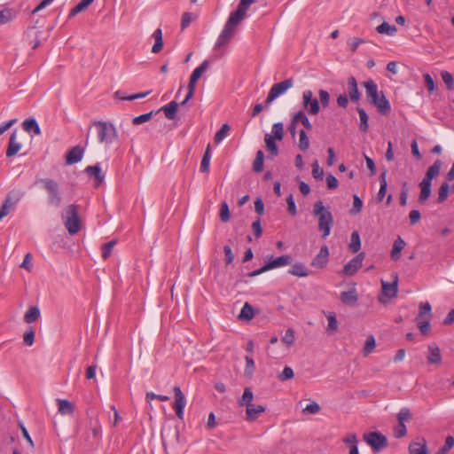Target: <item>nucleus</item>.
I'll use <instances>...</instances> for the list:
<instances>
[{
    "mask_svg": "<svg viewBox=\"0 0 454 454\" xmlns=\"http://www.w3.org/2000/svg\"><path fill=\"white\" fill-rule=\"evenodd\" d=\"M427 361L432 364H440L442 362L440 348L435 344H430L428 346Z\"/></svg>",
    "mask_w": 454,
    "mask_h": 454,
    "instance_id": "nucleus-24",
    "label": "nucleus"
},
{
    "mask_svg": "<svg viewBox=\"0 0 454 454\" xmlns=\"http://www.w3.org/2000/svg\"><path fill=\"white\" fill-rule=\"evenodd\" d=\"M116 241L115 240H111L109 242H106V243H104L102 245V257L104 260L107 259L110 254H111V252L115 245Z\"/></svg>",
    "mask_w": 454,
    "mask_h": 454,
    "instance_id": "nucleus-60",
    "label": "nucleus"
},
{
    "mask_svg": "<svg viewBox=\"0 0 454 454\" xmlns=\"http://www.w3.org/2000/svg\"><path fill=\"white\" fill-rule=\"evenodd\" d=\"M454 446V437L451 435H448L445 439V442L442 447H441L436 454H447L450 450Z\"/></svg>",
    "mask_w": 454,
    "mask_h": 454,
    "instance_id": "nucleus-53",
    "label": "nucleus"
},
{
    "mask_svg": "<svg viewBox=\"0 0 454 454\" xmlns=\"http://www.w3.org/2000/svg\"><path fill=\"white\" fill-rule=\"evenodd\" d=\"M419 188H420V193H419V202L420 204H423L425 203L428 198L430 197L431 195V186H432V183H428L427 181H424L422 180L419 184Z\"/></svg>",
    "mask_w": 454,
    "mask_h": 454,
    "instance_id": "nucleus-27",
    "label": "nucleus"
},
{
    "mask_svg": "<svg viewBox=\"0 0 454 454\" xmlns=\"http://www.w3.org/2000/svg\"><path fill=\"white\" fill-rule=\"evenodd\" d=\"M174 397H175V403H174V410L176 411V414L178 419H183L184 418V409L185 406V396L183 394L180 387L175 386L174 387Z\"/></svg>",
    "mask_w": 454,
    "mask_h": 454,
    "instance_id": "nucleus-11",
    "label": "nucleus"
},
{
    "mask_svg": "<svg viewBox=\"0 0 454 454\" xmlns=\"http://www.w3.org/2000/svg\"><path fill=\"white\" fill-rule=\"evenodd\" d=\"M178 109V104L176 101H171L168 105L162 106L160 109L156 111V114L160 111H163L167 119L174 120L176 117V112Z\"/></svg>",
    "mask_w": 454,
    "mask_h": 454,
    "instance_id": "nucleus-26",
    "label": "nucleus"
},
{
    "mask_svg": "<svg viewBox=\"0 0 454 454\" xmlns=\"http://www.w3.org/2000/svg\"><path fill=\"white\" fill-rule=\"evenodd\" d=\"M450 188L448 183H442L438 190L437 202L442 203L448 198Z\"/></svg>",
    "mask_w": 454,
    "mask_h": 454,
    "instance_id": "nucleus-49",
    "label": "nucleus"
},
{
    "mask_svg": "<svg viewBox=\"0 0 454 454\" xmlns=\"http://www.w3.org/2000/svg\"><path fill=\"white\" fill-rule=\"evenodd\" d=\"M265 411V407L262 405H255L251 404L247 405L246 409V420L247 421H254L260 414Z\"/></svg>",
    "mask_w": 454,
    "mask_h": 454,
    "instance_id": "nucleus-21",
    "label": "nucleus"
},
{
    "mask_svg": "<svg viewBox=\"0 0 454 454\" xmlns=\"http://www.w3.org/2000/svg\"><path fill=\"white\" fill-rule=\"evenodd\" d=\"M357 110V113L359 114V118H360V124H359V129L361 131L363 132H366L368 130V114H366V112L361 108V107H357L356 108Z\"/></svg>",
    "mask_w": 454,
    "mask_h": 454,
    "instance_id": "nucleus-46",
    "label": "nucleus"
},
{
    "mask_svg": "<svg viewBox=\"0 0 454 454\" xmlns=\"http://www.w3.org/2000/svg\"><path fill=\"white\" fill-rule=\"evenodd\" d=\"M264 154L262 151L259 150L256 153L255 159L253 162V170L256 173H260L263 169Z\"/></svg>",
    "mask_w": 454,
    "mask_h": 454,
    "instance_id": "nucleus-45",
    "label": "nucleus"
},
{
    "mask_svg": "<svg viewBox=\"0 0 454 454\" xmlns=\"http://www.w3.org/2000/svg\"><path fill=\"white\" fill-rule=\"evenodd\" d=\"M154 114H156V111H151L139 116H136L132 119V123L134 125H139L144 122L149 121Z\"/></svg>",
    "mask_w": 454,
    "mask_h": 454,
    "instance_id": "nucleus-52",
    "label": "nucleus"
},
{
    "mask_svg": "<svg viewBox=\"0 0 454 454\" xmlns=\"http://www.w3.org/2000/svg\"><path fill=\"white\" fill-rule=\"evenodd\" d=\"M293 262V258L289 254H283L277 258H270L269 262H267L261 268L253 270L247 274V277L254 278L256 277L263 272H266L268 270H270L272 269L279 268L286 265H290Z\"/></svg>",
    "mask_w": 454,
    "mask_h": 454,
    "instance_id": "nucleus-6",
    "label": "nucleus"
},
{
    "mask_svg": "<svg viewBox=\"0 0 454 454\" xmlns=\"http://www.w3.org/2000/svg\"><path fill=\"white\" fill-rule=\"evenodd\" d=\"M393 434L395 438H402L407 434V427L404 423L398 422L393 428Z\"/></svg>",
    "mask_w": 454,
    "mask_h": 454,
    "instance_id": "nucleus-58",
    "label": "nucleus"
},
{
    "mask_svg": "<svg viewBox=\"0 0 454 454\" xmlns=\"http://www.w3.org/2000/svg\"><path fill=\"white\" fill-rule=\"evenodd\" d=\"M379 180H380V191L377 194V200H378V201H381L386 195L387 188V170H384L380 175Z\"/></svg>",
    "mask_w": 454,
    "mask_h": 454,
    "instance_id": "nucleus-35",
    "label": "nucleus"
},
{
    "mask_svg": "<svg viewBox=\"0 0 454 454\" xmlns=\"http://www.w3.org/2000/svg\"><path fill=\"white\" fill-rule=\"evenodd\" d=\"M94 0H82L79 2L74 8L71 9L68 18L71 19L74 16H76L81 12L84 11L86 8H88Z\"/></svg>",
    "mask_w": 454,
    "mask_h": 454,
    "instance_id": "nucleus-37",
    "label": "nucleus"
},
{
    "mask_svg": "<svg viewBox=\"0 0 454 454\" xmlns=\"http://www.w3.org/2000/svg\"><path fill=\"white\" fill-rule=\"evenodd\" d=\"M364 259V253L362 252L353 257L347 264L343 267V274L346 276H353L362 267L363 260Z\"/></svg>",
    "mask_w": 454,
    "mask_h": 454,
    "instance_id": "nucleus-12",
    "label": "nucleus"
},
{
    "mask_svg": "<svg viewBox=\"0 0 454 454\" xmlns=\"http://www.w3.org/2000/svg\"><path fill=\"white\" fill-rule=\"evenodd\" d=\"M18 130L14 129L10 136L8 147L6 150V157L12 158L16 155L21 148V144L17 141Z\"/></svg>",
    "mask_w": 454,
    "mask_h": 454,
    "instance_id": "nucleus-15",
    "label": "nucleus"
},
{
    "mask_svg": "<svg viewBox=\"0 0 454 454\" xmlns=\"http://www.w3.org/2000/svg\"><path fill=\"white\" fill-rule=\"evenodd\" d=\"M411 419V412L409 408L403 407L397 413V421L404 423Z\"/></svg>",
    "mask_w": 454,
    "mask_h": 454,
    "instance_id": "nucleus-54",
    "label": "nucleus"
},
{
    "mask_svg": "<svg viewBox=\"0 0 454 454\" xmlns=\"http://www.w3.org/2000/svg\"><path fill=\"white\" fill-rule=\"evenodd\" d=\"M153 37L154 38V44L152 47V52L159 53L163 48L162 30L160 28H157L153 32Z\"/></svg>",
    "mask_w": 454,
    "mask_h": 454,
    "instance_id": "nucleus-32",
    "label": "nucleus"
},
{
    "mask_svg": "<svg viewBox=\"0 0 454 454\" xmlns=\"http://www.w3.org/2000/svg\"><path fill=\"white\" fill-rule=\"evenodd\" d=\"M363 84L365 88L367 100L371 104L380 95L378 91V86L372 79L365 81Z\"/></svg>",
    "mask_w": 454,
    "mask_h": 454,
    "instance_id": "nucleus-18",
    "label": "nucleus"
},
{
    "mask_svg": "<svg viewBox=\"0 0 454 454\" xmlns=\"http://www.w3.org/2000/svg\"><path fill=\"white\" fill-rule=\"evenodd\" d=\"M84 149L80 146L76 145L73 147L66 155V163L67 165H72L79 162L83 156Z\"/></svg>",
    "mask_w": 454,
    "mask_h": 454,
    "instance_id": "nucleus-16",
    "label": "nucleus"
},
{
    "mask_svg": "<svg viewBox=\"0 0 454 454\" xmlns=\"http://www.w3.org/2000/svg\"><path fill=\"white\" fill-rule=\"evenodd\" d=\"M348 248L353 253H357L361 248V239L358 231H355L351 233L350 243Z\"/></svg>",
    "mask_w": 454,
    "mask_h": 454,
    "instance_id": "nucleus-42",
    "label": "nucleus"
},
{
    "mask_svg": "<svg viewBox=\"0 0 454 454\" xmlns=\"http://www.w3.org/2000/svg\"><path fill=\"white\" fill-rule=\"evenodd\" d=\"M329 257V249L327 246L324 245L321 247L319 253L313 258L311 266L323 269L326 266Z\"/></svg>",
    "mask_w": 454,
    "mask_h": 454,
    "instance_id": "nucleus-13",
    "label": "nucleus"
},
{
    "mask_svg": "<svg viewBox=\"0 0 454 454\" xmlns=\"http://www.w3.org/2000/svg\"><path fill=\"white\" fill-rule=\"evenodd\" d=\"M161 440L165 454H168V448L175 449L180 442L179 428L175 427H165L161 429Z\"/></svg>",
    "mask_w": 454,
    "mask_h": 454,
    "instance_id": "nucleus-7",
    "label": "nucleus"
},
{
    "mask_svg": "<svg viewBox=\"0 0 454 454\" xmlns=\"http://www.w3.org/2000/svg\"><path fill=\"white\" fill-rule=\"evenodd\" d=\"M376 31L379 34H387V35H394L396 33L397 28L395 26L389 25L387 22L384 21L376 27Z\"/></svg>",
    "mask_w": 454,
    "mask_h": 454,
    "instance_id": "nucleus-44",
    "label": "nucleus"
},
{
    "mask_svg": "<svg viewBox=\"0 0 454 454\" xmlns=\"http://www.w3.org/2000/svg\"><path fill=\"white\" fill-rule=\"evenodd\" d=\"M276 140L277 139H275V137H273L272 135H270V134H266L264 136V142H265L267 150L270 152V153L272 156H277L278 154V148L275 142Z\"/></svg>",
    "mask_w": 454,
    "mask_h": 454,
    "instance_id": "nucleus-34",
    "label": "nucleus"
},
{
    "mask_svg": "<svg viewBox=\"0 0 454 454\" xmlns=\"http://www.w3.org/2000/svg\"><path fill=\"white\" fill-rule=\"evenodd\" d=\"M272 137L277 140H282L284 137V125L282 122H276L272 126Z\"/></svg>",
    "mask_w": 454,
    "mask_h": 454,
    "instance_id": "nucleus-50",
    "label": "nucleus"
},
{
    "mask_svg": "<svg viewBox=\"0 0 454 454\" xmlns=\"http://www.w3.org/2000/svg\"><path fill=\"white\" fill-rule=\"evenodd\" d=\"M363 438L374 452H380L388 445L387 437L377 431L364 434Z\"/></svg>",
    "mask_w": 454,
    "mask_h": 454,
    "instance_id": "nucleus-8",
    "label": "nucleus"
},
{
    "mask_svg": "<svg viewBox=\"0 0 454 454\" xmlns=\"http://www.w3.org/2000/svg\"><path fill=\"white\" fill-rule=\"evenodd\" d=\"M255 1L256 0H240L237 10L231 12L223 31L218 36V39L214 47L215 50H220L230 43L235 34L236 26H238L243 20L249 6Z\"/></svg>",
    "mask_w": 454,
    "mask_h": 454,
    "instance_id": "nucleus-1",
    "label": "nucleus"
},
{
    "mask_svg": "<svg viewBox=\"0 0 454 454\" xmlns=\"http://www.w3.org/2000/svg\"><path fill=\"white\" fill-rule=\"evenodd\" d=\"M363 207V201L360 197L356 194L353 195V207L350 209V215H357L361 212Z\"/></svg>",
    "mask_w": 454,
    "mask_h": 454,
    "instance_id": "nucleus-56",
    "label": "nucleus"
},
{
    "mask_svg": "<svg viewBox=\"0 0 454 454\" xmlns=\"http://www.w3.org/2000/svg\"><path fill=\"white\" fill-rule=\"evenodd\" d=\"M371 104L373 105L382 115H387L391 111L390 103L383 91H380V95Z\"/></svg>",
    "mask_w": 454,
    "mask_h": 454,
    "instance_id": "nucleus-14",
    "label": "nucleus"
},
{
    "mask_svg": "<svg viewBox=\"0 0 454 454\" xmlns=\"http://www.w3.org/2000/svg\"><path fill=\"white\" fill-rule=\"evenodd\" d=\"M293 84L294 80L292 78L273 84L265 99V104L269 106L278 97H279L280 95L285 93L288 89H290L293 86Z\"/></svg>",
    "mask_w": 454,
    "mask_h": 454,
    "instance_id": "nucleus-9",
    "label": "nucleus"
},
{
    "mask_svg": "<svg viewBox=\"0 0 454 454\" xmlns=\"http://www.w3.org/2000/svg\"><path fill=\"white\" fill-rule=\"evenodd\" d=\"M254 314L255 309H254V307L250 305L248 302H246L240 310L239 319L249 321L254 318Z\"/></svg>",
    "mask_w": 454,
    "mask_h": 454,
    "instance_id": "nucleus-33",
    "label": "nucleus"
},
{
    "mask_svg": "<svg viewBox=\"0 0 454 454\" xmlns=\"http://www.w3.org/2000/svg\"><path fill=\"white\" fill-rule=\"evenodd\" d=\"M423 442H413L409 445L410 454H428L427 446L426 441L423 439Z\"/></svg>",
    "mask_w": 454,
    "mask_h": 454,
    "instance_id": "nucleus-31",
    "label": "nucleus"
},
{
    "mask_svg": "<svg viewBox=\"0 0 454 454\" xmlns=\"http://www.w3.org/2000/svg\"><path fill=\"white\" fill-rule=\"evenodd\" d=\"M230 130V126L228 124H223L220 129L215 133L214 137L215 143L219 144L224 137L227 136Z\"/></svg>",
    "mask_w": 454,
    "mask_h": 454,
    "instance_id": "nucleus-55",
    "label": "nucleus"
},
{
    "mask_svg": "<svg viewBox=\"0 0 454 454\" xmlns=\"http://www.w3.org/2000/svg\"><path fill=\"white\" fill-rule=\"evenodd\" d=\"M347 90L349 98L352 102H357L360 98L361 93L357 88V82L354 76L348 78Z\"/></svg>",
    "mask_w": 454,
    "mask_h": 454,
    "instance_id": "nucleus-19",
    "label": "nucleus"
},
{
    "mask_svg": "<svg viewBox=\"0 0 454 454\" xmlns=\"http://www.w3.org/2000/svg\"><path fill=\"white\" fill-rule=\"evenodd\" d=\"M382 293L388 299H392L396 296L398 291V278L395 277V280L392 283L385 282L381 280Z\"/></svg>",
    "mask_w": 454,
    "mask_h": 454,
    "instance_id": "nucleus-17",
    "label": "nucleus"
},
{
    "mask_svg": "<svg viewBox=\"0 0 454 454\" xmlns=\"http://www.w3.org/2000/svg\"><path fill=\"white\" fill-rule=\"evenodd\" d=\"M288 273L294 276L297 277H308L309 271L307 270L306 267L301 263L296 262L294 263L291 269H289Z\"/></svg>",
    "mask_w": 454,
    "mask_h": 454,
    "instance_id": "nucleus-39",
    "label": "nucleus"
},
{
    "mask_svg": "<svg viewBox=\"0 0 454 454\" xmlns=\"http://www.w3.org/2000/svg\"><path fill=\"white\" fill-rule=\"evenodd\" d=\"M254 398L253 391L250 387H245L244 392L240 399L238 401V403L239 406H246L247 408V405L254 404L252 403Z\"/></svg>",
    "mask_w": 454,
    "mask_h": 454,
    "instance_id": "nucleus-36",
    "label": "nucleus"
},
{
    "mask_svg": "<svg viewBox=\"0 0 454 454\" xmlns=\"http://www.w3.org/2000/svg\"><path fill=\"white\" fill-rule=\"evenodd\" d=\"M211 159V146L207 145L204 155L202 157L200 170L203 173H207L209 171V164Z\"/></svg>",
    "mask_w": 454,
    "mask_h": 454,
    "instance_id": "nucleus-38",
    "label": "nucleus"
},
{
    "mask_svg": "<svg viewBox=\"0 0 454 454\" xmlns=\"http://www.w3.org/2000/svg\"><path fill=\"white\" fill-rule=\"evenodd\" d=\"M38 183L42 184L43 188L47 192L48 204L56 208L59 207L63 200L59 184L51 178H41L35 182V184Z\"/></svg>",
    "mask_w": 454,
    "mask_h": 454,
    "instance_id": "nucleus-3",
    "label": "nucleus"
},
{
    "mask_svg": "<svg viewBox=\"0 0 454 454\" xmlns=\"http://www.w3.org/2000/svg\"><path fill=\"white\" fill-rule=\"evenodd\" d=\"M298 147L301 151L306 152L309 147V140L304 129L299 132V145Z\"/></svg>",
    "mask_w": 454,
    "mask_h": 454,
    "instance_id": "nucleus-48",
    "label": "nucleus"
},
{
    "mask_svg": "<svg viewBox=\"0 0 454 454\" xmlns=\"http://www.w3.org/2000/svg\"><path fill=\"white\" fill-rule=\"evenodd\" d=\"M343 443L348 447L349 452L348 454H359L358 450V439L356 434L350 433L348 434L343 439Z\"/></svg>",
    "mask_w": 454,
    "mask_h": 454,
    "instance_id": "nucleus-20",
    "label": "nucleus"
},
{
    "mask_svg": "<svg viewBox=\"0 0 454 454\" xmlns=\"http://www.w3.org/2000/svg\"><path fill=\"white\" fill-rule=\"evenodd\" d=\"M24 343L27 346H32L35 340V331L29 327L23 335Z\"/></svg>",
    "mask_w": 454,
    "mask_h": 454,
    "instance_id": "nucleus-64",
    "label": "nucleus"
},
{
    "mask_svg": "<svg viewBox=\"0 0 454 454\" xmlns=\"http://www.w3.org/2000/svg\"><path fill=\"white\" fill-rule=\"evenodd\" d=\"M40 317V309L35 307H30L24 315V321L27 324H31L35 321H36Z\"/></svg>",
    "mask_w": 454,
    "mask_h": 454,
    "instance_id": "nucleus-40",
    "label": "nucleus"
},
{
    "mask_svg": "<svg viewBox=\"0 0 454 454\" xmlns=\"http://www.w3.org/2000/svg\"><path fill=\"white\" fill-rule=\"evenodd\" d=\"M59 412L62 415H70L74 411V405L68 400L57 399Z\"/></svg>",
    "mask_w": 454,
    "mask_h": 454,
    "instance_id": "nucleus-29",
    "label": "nucleus"
},
{
    "mask_svg": "<svg viewBox=\"0 0 454 454\" xmlns=\"http://www.w3.org/2000/svg\"><path fill=\"white\" fill-rule=\"evenodd\" d=\"M328 321L327 331L334 332L338 329V321L334 312H329L326 316Z\"/></svg>",
    "mask_w": 454,
    "mask_h": 454,
    "instance_id": "nucleus-59",
    "label": "nucleus"
},
{
    "mask_svg": "<svg viewBox=\"0 0 454 454\" xmlns=\"http://www.w3.org/2000/svg\"><path fill=\"white\" fill-rule=\"evenodd\" d=\"M294 331L290 328L286 331L285 335L282 337L281 340L287 346H292L294 342Z\"/></svg>",
    "mask_w": 454,
    "mask_h": 454,
    "instance_id": "nucleus-62",
    "label": "nucleus"
},
{
    "mask_svg": "<svg viewBox=\"0 0 454 454\" xmlns=\"http://www.w3.org/2000/svg\"><path fill=\"white\" fill-rule=\"evenodd\" d=\"M92 125L97 129L99 143L108 145L118 139V132L112 122L96 121Z\"/></svg>",
    "mask_w": 454,
    "mask_h": 454,
    "instance_id": "nucleus-5",
    "label": "nucleus"
},
{
    "mask_svg": "<svg viewBox=\"0 0 454 454\" xmlns=\"http://www.w3.org/2000/svg\"><path fill=\"white\" fill-rule=\"evenodd\" d=\"M13 202L11 201V198L8 196L4 200L1 208H0V218H4L9 214L11 207L13 206Z\"/></svg>",
    "mask_w": 454,
    "mask_h": 454,
    "instance_id": "nucleus-61",
    "label": "nucleus"
},
{
    "mask_svg": "<svg viewBox=\"0 0 454 454\" xmlns=\"http://www.w3.org/2000/svg\"><path fill=\"white\" fill-rule=\"evenodd\" d=\"M405 245V241L400 236H398L397 239L394 241L393 247L391 250L390 255L392 260H399L401 256V251L404 248Z\"/></svg>",
    "mask_w": 454,
    "mask_h": 454,
    "instance_id": "nucleus-28",
    "label": "nucleus"
},
{
    "mask_svg": "<svg viewBox=\"0 0 454 454\" xmlns=\"http://www.w3.org/2000/svg\"><path fill=\"white\" fill-rule=\"evenodd\" d=\"M312 215L318 217V231L322 232V238L326 239L333 224V214L321 200H318L313 205Z\"/></svg>",
    "mask_w": 454,
    "mask_h": 454,
    "instance_id": "nucleus-2",
    "label": "nucleus"
},
{
    "mask_svg": "<svg viewBox=\"0 0 454 454\" xmlns=\"http://www.w3.org/2000/svg\"><path fill=\"white\" fill-rule=\"evenodd\" d=\"M294 121H297V123H301L302 126L307 130L312 129V124L310 123L308 116L302 110H300L296 114H294Z\"/></svg>",
    "mask_w": 454,
    "mask_h": 454,
    "instance_id": "nucleus-41",
    "label": "nucleus"
},
{
    "mask_svg": "<svg viewBox=\"0 0 454 454\" xmlns=\"http://www.w3.org/2000/svg\"><path fill=\"white\" fill-rule=\"evenodd\" d=\"M302 106L310 115H316L320 111L319 101L317 98H314L310 90L302 92Z\"/></svg>",
    "mask_w": 454,
    "mask_h": 454,
    "instance_id": "nucleus-10",
    "label": "nucleus"
},
{
    "mask_svg": "<svg viewBox=\"0 0 454 454\" xmlns=\"http://www.w3.org/2000/svg\"><path fill=\"white\" fill-rule=\"evenodd\" d=\"M89 176H93L96 180V185L98 186L104 181V175L102 174L101 168L98 164L94 166H88L84 170Z\"/></svg>",
    "mask_w": 454,
    "mask_h": 454,
    "instance_id": "nucleus-25",
    "label": "nucleus"
},
{
    "mask_svg": "<svg viewBox=\"0 0 454 454\" xmlns=\"http://www.w3.org/2000/svg\"><path fill=\"white\" fill-rule=\"evenodd\" d=\"M22 128L25 131H27L28 133L33 132L35 135L41 134V129H40L37 121L34 118L26 119L22 122Z\"/></svg>",
    "mask_w": 454,
    "mask_h": 454,
    "instance_id": "nucleus-30",
    "label": "nucleus"
},
{
    "mask_svg": "<svg viewBox=\"0 0 454 454\" xmlns=\"http://www.w3.org/2000/svg\"><path fill=\"white\" fill-rule=\"evenodd\" d=\"M340 301L347 306H355L358 301L356 290L352 288L340 294Z\"/></svg>",
    "mask_w": 454,
    "mask_h": 454,
    "instance_id": "nucleus-22",
    "label": "nucleus"
},
{
    "mask_svg": "<svg viewBox=\"0 0 454 454\" xmlns=\"http://www.w3.org/2000/svg\"><path fill=\"white\" fill-rule=\"evenodd\" d=\"M312 176L317 180H321L324 177V170L320 168L317 160H315L312 164Z\"/></svg>",
    "mask_w": 454,
    "mask_h": 454,
    "instance_id": "nucleus-63",
    "label": "nucleus"
},
{
    "mask_svg": "<svg viewBox=\"0 0 454 454\" xmlns=\"http://www.w3.org/2000/svg\"><path fill=\"white\" fill-rule=\"evenodd\" d=\"M442 165V162L440 160H436L433 165L427 168L422 180L432 183V180L439 175Z\"/></svg>",
    "mask_w": 454,
    "mask_h": 454,
    "instance_id": "nucleus-23",
    "label": "nucleus"
},
{
    "mask_svg": "<svg viewBox=\"0 0 454 454\" xmlns=\"http://www.w3.org/2000/svg\"><path fill=\"white\" fill-rule=\"evenodd\" d=\"M210 62L206 59L198 67H196L191 74V79L197 82L202 74L209 67Z\"/></svg>",
    "mask_w": 454,
    "mask_h": 454,
    "instance_id": "nucleus-43",
    "label": "nucleus"
},
{
    "mask_svg": "<svg viewBox=\"0 0 454 454\" xmlns=\"http://www.w3.org/2000/svg\"><path fill=\"white\" fill-rule=\"evenodd\" d=\"M61 217L69 234L74 235L81 230L82 223L77 205L70 204L67 206L62 211Z\"/></svg>",
    "mask_w": 454,
    "mask_h": 454,
    "instance_id": "nucleus-4",
    "label": "nucleus"
},
{
    "mask_svg": "<svg viewBox=\"0 0 454 454\" xmlns=\"http://www.w3.org/2000/svg\"><path fill=\"white\" fill-rule=\"evenodd\" d=\"M431 309H432V308L428 301L421 302L419 304V313L418 317H422L427 316V318H430L432 317ZM417 320H419V318H417Z\"/></svg>",
    "mask_w": 454,
    "mask_h": 454,
    "instance_id": "nucleus-57",
    "label": "nucleus"
},
{
    "mask_svg": "<svg viewBox=\"0 0 454 454\" xmlns=\"http://www.w3.org/2000/svg\"><path fill=\"white\" fill-rule=\"evenodd\" d=\"M375 347H376V340H375L374 336L373 335H369L366 338V340H365V343H364V349H363L364 356H367L368 355H370L373 351Z\"/></svg>",
    "mask_w": 454,
    "mask_h": 454,
    "instance_id": "nucleus-47",
    "label": "nucleus"
},
{
    "mask_svg": "<svg viewBox=\"0 0 454 454\" xmlns=\"http://www.w3.org/2000/svg\"><path fill=\"white\" fill-rule=\"evenodd\" d=\"M219 216L223 223H227L231 218L229 206L226 201L221 204Z\"/></svg>",
    "mask_w": 454,
    "mask_h": 454,
    "instance_id": "nucleus-51",
    "label": "nucleus"
}]
</instances>
